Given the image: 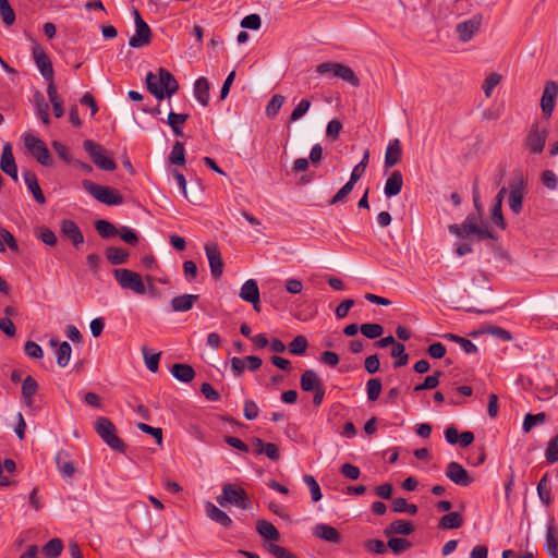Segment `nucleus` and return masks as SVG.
Here are the masks:
<instances>
[{"label": "nucleus", "mask_w": 558, "mask_h": 558, "mask_svg": "<svg viewBox=\"0 0 558 558\" xmlns=\"http://www.w3.org/2000/svg\"><path fill=\"white\" fill-rule=\"evenodd\" d=\"M146 85L149 93L158 100L170 98L179 89V84L174 76L163 68L159 69L158 76L153 72H148L146 75Z\"/></svg>", "instance_id": "obj_1"}, {"label": "nucleus", "mask_w": 558, "mask_h": 558, "mask_svg": "<svg viewBox=\"0 0 558 558\" xmlns=\"http://www.w3.org/2000/svg\"><path fill=\"white\" fill-rule=\"evenodd\" d=\"M217 502L221 507L228 505L241 508L243 510L252 507L251 499L246 492L238 485L226 483L222 486V493L216 498Z\"/></svg>", "instance_id": "obj_2"}, {"label": "nucleus", "mask_w": 558, "mask_h": 558, "mask_svg": "<svg viewBox=\"0 0 558 558\" xmlns=\"http://www.w3.org/2000/svg\"><path fill=\"white\" fill-rule=\"evenodd\" d=\"M82 186L96 201L105 205L114 206L124 202L123 196L117 189L99 185L89 180H83Z\"/></svg>", "instance_id": "obj_3"}, {"label": "nucleus", "mask_w": 558, "mask_h": 558, "mask_svg": "<svg viewBox=\"0 0 558 558\" xmlns=\"http://www.w3.org/2000/svg\"><path fill=\"white\" fill-rule=\"evenodd\" d=\"M95 430L111 449L121 453L125 452L126 446L117 435V428L109 418L98 417L95 421Z\"/></svg>", "instance_id": "obj_4"}, {"label": "nucleus", "mask_w": 558, "mask_h": 558, "mask_svg": "<svg viewBox=\"0 0 558 558\" xmlns=\"http://www.w3.org/2000/svg\"><path fill=\"white\" fill-rule=\"evenodd\" d=\"M83 148L99 169L105 171L116 170V161L112 158L106 156V150L101 145L92 140H85L83 142Z\"/></svg>", "instance_id": "obj_5"}, {"label": "nucleus", "mask_w": 558, "mask_h": 558, "mask_svg": "<svg viewBox=\"0 0 558 558\" xmlns=\"http://www.w3.org/2000/svg\"><path fill=\"white\" fill-rule=\"evenodd\" d=\"M113 276L121 288L132 290L140 295L146 293V287L137 272L125 268H118L113 270Z\"/></svg>", "instance_id": "obj_6"}, {"label": "nucleus", "mask_w": 558, "mask_h": 558, "mask_svg": "<svg viewBox=\"0 0 558 558\" xmlns=\"http://www.w3.org/2000/svg\"><path fill=\"white\" fill-rule=\"evenodd\" d=\"M548 136V130L546 126H541L538 122H534L525 138L524 147L534 155H538L544 150L546 140Z\"/></svg>", "instance_id": "obj_7"}, {"label": "nucleus", "mask_w": 558, "mask_h": 558, "mask_svg": "<svg viewBox=\"0 0 558 558\" xmlns=\"http://www.w3.org/2000/svg\"><path fill=\"white\" fill-rule=\"evenodd\" d=\"M510 194L508 205L511 211L515 215L522 210L524 195L526 194V180L522 173H517L510 182Z\"/></svg>", "instance_id": "obj_8"}, {"label": "nucleus", "mask_w": 558, "mask_h": 558, "mask_svg": "<svg viewBox=\"0 0 558 558\" xmlns=\"http://www.w3.org/2000/svg\"><path fill=\"white\" fill-rule=\"evenodd\" d=\"M329 70H333V77H338L348 82L354 87L360 85V80L354 73V71L344 64L337 62H324L316 66V72L320 75L327 74Z\"/></svg>", "instance_id": "obj_9"}, {"label": "nucleus", "mask_w": 558, "mask_h": 558, "mask_svg": "<svg viewBox=\"0 0 558 558\" xmlns=\"http://www.w3.org/2000/svg\"><path fill=\"white\" fill-rule=\"evenodd\" d=\"M26 148L41 166L49 167L52 159L46 144L38 137L27 134L24 136Z\"/></svg>", "instance_id": "obj_10"}, {"label": "nucleus", "mask_w": 558, "mask_h": 558, "mask_svg": "<svg viewBox=\"0 0 558 558\" xmlns=\"http://www.w3.org/2000/svg\"><path fill=\"white\" fill-rule=\"evenodd\" d=\"M557 96L558 84L554 81L547 82L541 98V108L545 119H549L553 116Z\"/></svg>", "instance_id": "obj_11"}, {"label": "nucleus", "mask_w": 558, "mask_h": 558, "mask_svg": "<svg viewBox=\"0 0 558 558\" xmlns=\"http://www.w3.org/2000/svg\"><path fill=\"white\" fill-rule=\"evenodd\" d=\"M445 474L452 483L462 487H468L474 482L469 472L456 461L447 464Z\"/></svg>", "instance_id": "obj_12"}, {"label": "nucleus", "mask_w": 558, "mask_h": 558, "mask_svg": "<svg viewBox=\"0 0 558 558\" xmlns=\"http://www.w3.org/2000/svg\"><path fill=\"white\" fill-rule=\"evenodd\" d=\"M32 51L35 63L39 69L41 75L46 81H51L53 78L54 72L50 58L44 51V49L36 43L34 44Z\"/></svg>", "instance_id": "obj_13"}, {"label": "nucleus", "mask_w": 558, "mask_h": 558, "mask_svg": "<svg viewBox=\"0 0 558 558\" xmlns=\"http://www.w3.org/2000/svg\"><path fill=\"white\" fill-rule=\"evenodd\" d=\"M205 253L209 263L211 276L219 279L223 271V262L221 253L216 244H206Z\"/></svg>", "instance_id": "obj_14"}, {"label": "nucleus", "mask_w": 558, "mask_h": 558, "mask_svg": "<svg viewBox=\"0 0 558 558\" xmlns=\"http://www.w3.org/2000/svg\"><path fill=\"white\" fill-rule=\"evenodd\" d=\"M482 23L481 15H474L470 20L463 21L456 26L458 37L465 43L472 39L474 34L480 29Z\"/></svg>", "instance_id": "obj_15"}, {"label": "nucleus", "mask_w": 558, "mask_h": 558, "mask_svg": "<svg viewBox=\"0 0 558 558\" xmlns=\"http://www.w3.org/2000/svg\"><path fill=\"white\" fill-rule=\"evenodd\" d=\"M151 29L145 21L138 22L135 25V34L130 38L129 45L132 48H142L151 43Z\"/></svg>", "instance_id": "obj_16"}, {"label": "nucleus", "mask_w": 558, "mask_h": 558, "mask_svg": "<svg viewBox=\"0 0 558 558\" xmlns=\"http://www.w3.org/2000/svg\"><path fill=\"white\" fill-rule=\"evenodd\" d=\"M240 298L253 305L254 310L259 312V288L254 279L246 280L240 291Z\"/></svg>", "instance_id": "obj_17"}, {"label": "nucleus", "mask_w": 558, "mask_h": 558, "mask_svg": "<svg viewBox=\"0 0 558 558\" xmlns=\"http://www.w3.org/2000/svg\"><path fill=\"white\" fill-rule=\"evenodd\" d=\"M449 231L459 238H468L474 231H477V217L474 214H470L460 226L450 225Z\"/></svg>", "instance_id": "obj_18"}, {"label": "nucleus", "mask_w": 558, "mask_h": 558, "mask_svg": "<svg viewBox=\"0 0 558 558\" xmlns=\"http://www.w3.org/2000/svg\"><path fill=\"white\" fill-rule=\"evenodd\" d=\"M206 515L214 522L220 524L225 529H230L233 524L232 519L223 510L218 508L210 501L205 504Z\"/></svg>", "instance_id": "obj_19"}, {"label": "nucleus", "mask_w": 558, "mask_h": 558, "mask_svg": "<svg viewBox=\"0 0 558 558\" xmlns=\"http://www.w3.org/2000/svg\"><path fill=\"white\" fill-rule=\"evenodd\" d=\"M61 232L66 236L75 247L83 244L84 236L80 230L77 223L71 219H64L61 221Z\"/></svg>", "instance_id": "obj_20"}, {"label": "nucleus", "mask_w": 558, "mask_h": 558, "mask_svg": "<svg viewBox=\"0 0 558 558\" xmlns=\"http://www.w3.org/2000/svg\"><path fill=\"white\" fill-rule=\"evenodd\" d=\"M313 535L319 539L338 544L341 541V535L337 529L326 523H318L313 529Z\"/></svg>", "instance_id": "obj_21"}, {"label": "nucleus", "mask_w": 558, "mask_h": 558, "mask_svg": "<svg viewBox=\"0 0 558 558\" xmlns=\"http://www.w3.org/2000/svg\"><path fill=\"white\" fill-rule=\"evenodd\" d=\"M24 181L28 187V191L33 194L35 201L43 205L46 203V197L41 191V187L38 183V179L35 172L27 170L23 172Z\"/></svg>", "instance_id": "obj_22"}, {"label": "nucleus", "mask_w": 558, "mask_h": 558, "mask_svg": "<svg viewBox=\"0 0 558 558\" xmlns=\"http://www.w3.org/2000/svg\"><path fill=\"white\" fill-rule=\"evenodd\" d=\"M56 464L59 472L64 477H72L76 471L74 463L70 460V453L65 450H60L57 452Z\"/></svg>", "instance_id": "obj_23"}, {"label": "nucleus", "mask_w": 558, "mask_h": 558, "mask_svg": "<svg viewBox=\"0 0 558 558\" xmlns=\"http://www.w3.org/2000/svg\"><path fill=\"white\" fill-rule=\"evenodd\" d=\"M49 344L53 348H57L56 356H57V364L60 367H65L71 359L72 348L68 341H63L61 343L58 342L56 339H51L49 341Z\"/></svg>", "instance_id": "obj_24"}, {"label": "nucleus", "mask_w": 558, "mask_h": 558, "mask_svg": "<svg viewBox=\"0 0 558 558\" xmlns=\"http://www.w3.org/2000/svg\"><path fill=\"white\" fill-rule=\"evenodd\" d=\"M403 186V178L399 170H395L391 172L389 178L387 179L384 187L385 195L387 197H392L398 195Z\"/></svg>", "instance_id": "obj_25"}, {"label": "nucleus", "mask_w": 558, "mask_h": 558, "mask_svg": "<svg viewBox=\"0 0 558 558\" xmlns=\"http://www.w3.org/2000/svg\"><path fill=\"white\" fill-rule=\"evenodd\" d=\"M401 155L402 149L399 138L390 141L385 154V167L391 168L397 165L401 159Z\"/></svg>", "instance_id": "obj_26"}, {"label": "nucleus", "mask_w": 558, "mask_h": 558, "mask_svg": "<svg viewBox=\"0 0 558 558\" xmlns=\"http://www.w3.org/2000/svg\"><path fill=\"white\" fill-rule=\"evenodd\" d=\"M537 495L539 500L545 507H549L553 504L551 486L548 473H545L539 482L537 483Z\"/></svg>", "instance_id": "obj_27"}, {"label": "nucleus", "mask_w": 558, "mask_h": 558, "mask_svg": "<svg viewBox=\"0 0 558 558\" xmlns=\"http://www.w3.org/2000/svg\"><path fill=\"white\" fill-rule=\"evenodd\" d=\"M300 385L303 391L310 392L317 389L318 387H322L324 384L319 379L316 372L313 369H306L301 375Z\"/></svg>", "instance_id": "obj_28"}, {"label": "nucleus", "mask_w": 558, "mask_h": 558, "mask_svg": "<svg viewBox=\"0 0 558 558\" xmlns=\"http://www.w3.org/2000/svg\"><path fill=\"white\" fill-rule=\"evenodd\" d=\"M198 300L196 294H182L171 300V307L173 312H187L194 303Z\"/></svg>", "instance_id": "obj_29"}, {"label": "nucleus", "mask_w": 558, "mask_h": 558, "mask_svg": "<svg viewBox=\"0 0 558 558\" xmlns=\"http://www.w3.org/2000/svg\"><path fill=\"white\" fill-rule=\"evenodd\" d=\"M414 532V525L412 522L407 520H395L390 523L388 527L385 530V535L389 536L391 534H399V535H410Z\"/></svg>", "instance_id": "obj_30"}, {"label": "nucleus", "mask_w": 558, "mask_h": 558, "mask_svg": "<svg viewBox=\"0 0 558 558\" xmlns=\"http://www.w3.org/2000/svg\"><path fill=\"white\" fill-rule=\"evenodd\" d=\"M172 376L182 383H191L195 377L194 368L189 364H173L171 367Z\"/></svg>", "instance_id": "obj_31"}, {"label": "nucleus", "mask_w": 558, "mask_h": 558, "mask_svg": "<svg viewBox=\"0 0 558 558\" xmlns=\"http://www.w3.org/2000/svg\"><path fill=\"white\" fill-rule=\"evenodd\" d=\"M209 82L206 77H199L194 84V95L197 101L206 107L209 102Z\"/></svg>", "instance_id": "obj_32"}, {"label": "nucleus", "mask_w": 558, "mask_h": 558, "mask_svg": "<svg viewBox=\"0 0 558 558\" xmlns=\"http://www.w3.org/2000/svg\"><path fill=\"white\" fill-rule=\"evenodd\" d=\"M37 390V381L32 376L25 377L22 384V398L27 407L33 405L34 396L36 395Z\"/></svg>", "instance_id": "obj_33"}, {"label": "nucleus", "mask_w": 558, "mask_h": 558, "mask_svg": "<svg viewBox=\"0 0 558 558\" xmlns=\"http://www.w3.org/2000/svg\"><path fill=\"white\" fill-rule=\"evenodd\" d=\"M545 549L551 558H558V530L549 524L546 532Z\"/></svg>", "instance_id": "obj_34"}, {"label": "nucleus", "mask_w": 558, "mask_h": 558, "mask_svg": "<svg viewBox=\"0 0 558 558\" xmlns=\"http://www.w3.org/2000/svg\"><path fill=\"white\" fill-rule=\"evenodd\" d=\"M256 531L260 536L270 541H278L280 538V533L276 526L266 520H258L256 522Z\"/></svg>", "instance_id": "obj_35"}, {"label": "nucleus", "mask_w": 558, "mask_h": 558, "mask_svg": "<svg viewBox=\"0 0 558 558\" xmlns=\"http://www.w3.org/2000/svg\"><path fill=\"white\" fill-rule=\"evenodd\" d=\"M106 258L111 265L124 264L129 257V252L121 247L108 246L106 248Z\"/></svg>", "instance_id": "obj_36"}, {"label": "nucleus", "mask_w": 558, "mask_h": 558, "mask_svg": "<svg viewBox=\"0 0 558 558\" xmlns=\"http://www.w3.org/2000/svg\"><path fill=\"white\" fill-rule=\"evenodd\" d=\"M463 524V518L459 512H449L441 517L439 521V529L448 530V529H459Z\"/></svg>", "instance_id": "obj_37"}, {"label": "nucleus", "mask_w": 558, "mask_h": 558, "mask_svg": "<svg viewBox=\"0 0 558 558\" xmlns=\"http://www.w3.org/2000/svg\"><path fill=\"white\" fill-rule=\"evenodd\" d=\"M35 109L37 117L41 120L44 124H48L50 122L49 113H48V104L46 102L43 94L37 92L34 96Z\"/></svg>", "instance_id": "obj_38"}, {"label": "nucleus", "mask_w": 558, "mask_h": 558, "mask_svg": "<svg viewBox=\"0 0 558 558\" xmlns=\"http://www.w3.org/2000/svg\"><path fill=\"white\" fill-rule=\"evenodd\" d=\"M189 119V114L186 113H175L173 111L169 112L167 123L172 129L173 133L177 136H182L183 131L180 128Z\"/></svg>", "instance_id": "obj_39"}, {"label": "nucleus", "mask_w": 558, "mask_h": 558, "mask_svg": "<svg viewBox=\"0 0 558 558\" xmlns=\"http://www.w3.org/2000/svg\"><path fill=\"white\" fill-rule=\"evenodd\" d=\"M168 161L171 165L183 166L185 163V149L181 142H175L169 154Z\"/></svg>", "instance_id": "obj_40"}, {"label": "nucleus", "mask_w": 558, "mask_h": 558, "mask_svg": "<svg viewBox=\"0 0 558 558\" xmlns=\"http://www.w3.org/2000/svg\"><path fill=\"white\" fill-rule=\"evenodd\" d=\"M63 544L60 538H52L43 547V553L47 558H57L61 555Z\"/></svg>", "instance_id": "obj_41"}, {"label": "nucleus", "mask_w": 558, "mask_h": 558, "mask_svg": "<svg viewBox=\"0 0 558 558\" xmlns=\"http://www.w3.org/2000/svg\"><path fill=\"white\" fill-rule=\"evenodd\" d=\"M286 98L280 94H275L266 106L265 113L268 118H275L280 111Z\"/></svg>", "instance_id": "obj_42"}, {"label": "nucleus", "mask_w": 558, "mask_h": 558, "mask_svg": "<svg viewBox=\"0 0 558 558\" xmlns=\"http://www.w3.org/2000/svg\"><path fill=\"white\" fill-rule=\"evenodd\" d=\"M95 228L102 239H109L118 234V229L111 222L104 219L97 220Z\"/></svg>", "instance_id": "obj_43"}, {"label": "nucleus", "mask_w": 558, "mask_h": 558, "mask_svg": "<svg viewBox=\"0 0 558 558\" xmlns=\"http://www.w3.org/2000/svg\"><path fill=\"white\" fill-rule=\"evenodd\" d=\"M308 347L305 336H296L288 345L289 352L293 355H303Z\"/></svg>", "instance_id": "obj_44"}, {"label": "nucleus", "mask_w": 558, "mask_h": 558, "mask_svg": "<svg viewBox=\"0 0 558 558\" xmlns=\"http://www.w3.org/2000/svg\"><path fill=\"white\" fill-rule=\"evenodd\" d=\"M391 356L396 359L393 367L398 368L408 364L409 354L405 352V347L402 343H397L391 350Z\"/></svg>", "instance_id": "obj_45"}, {"label": "nucleus", "mask_w": 558, "mask_h": 558, "mask_svg": "<svg viewBox=\"0 0 558 558\" xmlns=\"http://www.w3.org/2000/svg\"><path fill=\"white\" fill-rule=\"evenodd\" d=\"M0 15L7 26L14 24L16 16L9 0H0Z\"/></svg>", "instance_id": "obj_46"}, {"label": "nucleus", "mask_w": 558, "mask_h": 558, "mask_svg": "<svg viewBox=\"0 0 558 558\" xmlns=\"http://www.w3.org/2000/svg\"><path fill=\"white\" fill-rule=\"evenodd\" d=\"M142 353H143V357H144L146 367L151 373H156L158 371V367H159V360H160L161 353L158 352V353L150 354L149 350H148V348L146 345H144L142 348Z\"/></svg>", "instance_id": "obj_47"}, {"label": "nucleus", "mask_w": 558, "mask_h": 558, "mask_svg": "<svg viewBox=\"0 0 558 558\" xmlns=\"http://www.w3.org/2000/svg\"><path fill=\"white\" fill-rule=\"evenodd\" d=\"M383 384L379 378H371L366 383L367 398L371 401H376L381 392Z\"/></svg>", "instance_id": "obj_48"}, {"label": "nucleus", "mask_w": 558, "mask_h": 558, "mask_svg": "<svg viewBox=\"0 0 558 558\" xmlns=\"http://www.w3.org/2000/svg\"><path fill=\"white\" fill-rule=\"evenodd\" d=\"M303 481L310 489L312 500L314 502L319 501L322 499L323 495H322L320 487H319L317 481L315 480V477L313 475L306 474V475H304Z\"/></svg>", "instance_id": "obj_49"}, {"label": "nucleus", "mask_w": 558, "mask_h": 558, "mask_svg": "<svg viewBox=\"0 0 558 558\" xmlns=\"http://www.w3.org/2000/svg\"><path fill=\"white\" fill-rule=\"evenodd\" d=\"M360 331L362 332L363 336H365L368 339H376L383 335L384 328L379 324L367 323L361 325Z\"/></svg>", "instance_id": "obj_50"}, {"label": "nucleus", "mask_w": 558, "mask_h": 558, "mask_svg": "<svg viewBox=\"0 0 558 558\" xmlns=\"http://www.w3.org/2000/svg\"><path fill=\"white\" fill-rule=\"evenodd\" d=\"M442 376V372L437 371L434 375L426 376L422 384L414 387V391L434 389L439 385V378Z\"/></svg>", "instance_id": "obj_51"}, {"label": "nucleus", "mask_w": 558, "mask_h": 558, "mask_svg": "<svg viewBox=\"0 0 558 558\" xmlns=\"http://www.w3.org/2000/svg\"><path fill=\"white\" fill-rule=\"evenodd\" d=\"M546 421V414L544 412L537 414L527 413L523 421V430L529 433L536 424H542Z\"/></svg>", "instance_id": "obj_52"}, {"label": "nucleus", "mask_w": 558, "mask_h": 558, "mask_svg": "<svg viewBox=\"0 0 558 558\" xmlns=\"http://www.w3.org/2000/svg\"><path fill=\"white\" fill-rule=\"evenodd\" d=\"M490 219L493 223L497 227H499L501 230H505L507 227L506 220L502 215V205L499 204H493L492 210H490Z\"/></svg>", "instance_id": "obj_53"}, {"label": "nucleus", "mask_w": 558, "mask_h": 558, "mask_svg": "<svg viewBox=\"0 0 558 558\" xmlns=\"http://www.w3.org/2000/svg\"><path fill=\"white\" fill-rule=\"evenodd\" d=\"M387 545L395 554L399 555L408 550L411 543L405 538L393 537L388 541Z\"/></svg>", "instance_id": "obj_54"}, {"label": "nucleus", "mask_w": 558, "mask_h": 558, "mask_svg": "<svg viewBox=\"0 0 558 558\" xmlns=\"http://www.w3.org/2000/svg\"><path fill=\"white\" fill-rule=\"evenodd\" d=\"M36 235L38 239H40L45 244L49 246H53L57 243V236L54 232L47 227L38 228L36 230Z\"/></svg>", "instance_id": "obj_55"}, {"label": "nucleus", "mask_w": 558, "mask_h": 558, "mask_svg": "<svg viewBox=\"0 0 558 558\" xmlns=\"http://www.w3.org/2000/svg\"><path fill=\"white\" fill-rule=\"evenodd\" d=\"M482 332L488 333V335L496 337L497 339H500L502 341H511L512 340L511 333L508 330H506L499 326H489V327L485 328L484 330H482Z\"/></svg>", "instance_id": "obj_56"}, {"label": "nucleus", "mask_w": 558, "mask_h": 558, "mask_svg": "<svg viewBox=\"0 0 558 558\" xmlns=\"http://www.w3.org/2000/svg\"><path fill=\"white\" fill-rule=\"evenodd\" d=\"M545 457L549 463L558 461V434L549 440L545 451Z\"/></svg>", "instance_id": "obj_57"}, {"label": "nucleus", "mask_w": 558, "mask_h": 558, "mask_svg": "<svg viewBox=\"0 0 558 558\" xmlns=\"http://www.w3.org/2000/svg\"><path fill=\"white\" fill-rule=\"evenodd\" d=\"M501 82V75L498 73L489 74L483 85L484 94L487 98L492 96L493 89Z\"/></svg>", "instance_id": "obj_58"}, {"label": "nucleus", "mask_w": 558, "mask_h": 558, "mask_svg": "<svg viewBox=\"0 0 558 558\" xmlns=\"http://www.w3.org/2000/svg\"><path fill=\"white\" fill-rule=\"evenodd\" d=\"M122 241L130 245H136L138 243V236L134 230L129 227H122L118 229V234Z\"/></svg>", "instance_id": "obj_59"}, {"label": "nucleus", "mask_w": 558, "mask_h": 558, "mask_svg": "<svg viewBox=\"0 0 558 558\" xmlns=\"http://www.w3.org/2000/svg\"><path fill=\"white\" fill-rule=\"evenodd\" d=\"M137 428L148 435H151L158 445L162 444V429L160 427H153L146 423H137Z\"/></svg>", "instance_id": "obj_60"}, {"label": "nucleus", "mask_w": 558, "mask_h": 558, "mask_svg": "<svg viewBox=\"0 0 558 558\" xmlns=\"http://www.w3.org/2000/svg\"><path fill=\"white\" fill-rule=\"evenodd\" d=\"M262 26V19L258 14H250L242 19L241 27L257 31Z\"/></svg>", "instance_id": "obj_61"}, {"label": "nucleus", "mask_w": 558, "mask_h": 558, "mask_svg": "<svg viewBox=\"0 0 558 558\" xmlns=\"http://www.w3.org/2000/svg\"><path fill=\"white\" fill-rule=\"evenodd\" d=\"M311 108V101L308 99H302L296 107L293 109L290 121H298L301 119Z\"/></svg>", "instance_id": "obj_62"}, {"label": "nucleus", "mask_w": 558, "mask_h": 558, "mask_svg": "<svg viewBox=\"0 0 558 558\" xmlns=\"http://www.w3.org/2000/svg\"><path fill=\"white\" fill-rule=\"evenodd\" d=\"M267 550L276 558H298L293 553L277 544L270 543Z\"/></svg>", "instance_id": "obj_63"}, {"label": "nucleus", "mask_w": 558, "mask_h": 558, "mask_svg": "<svg viewBox=\"0 0 558 558\" xmlns=\"http://www.w3.org/2000/svg\"><path fill=\"white\" fill-rule=\"evenodd\" d=\"M24 351H25L26 355L32 359L39 360L44 356L41 347L31 340L25 343Z\"/></svg>", "instance_id": "obj_64"}]
</instances>
